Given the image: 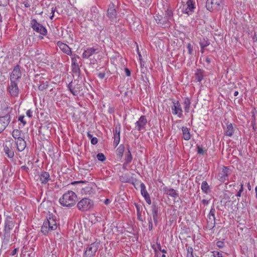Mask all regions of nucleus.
<instances>
[{"mask_svg": "<svg viewBox=\"0 0 257 257\" xmlns=\"http://www.w3.org/2000/svg\"><path fill=\"white\" fill-rule=\"evenodd\" d=\"M100 243V240H97L96 239L95 242H94L93 243H91L90 245L91 246V247H93V249H94L95 250L97 251V250H98V249L99 248Z\"/></svg>", "mask_w": 257, "mask_h": 257, "instance_id": "a18cd8bd", "label": "nucleus"}, {"mask_svg": "<svg viewBox=\"0 0 257 257\" xmlns=\"http://www.w3.org/2000/svg\"><path fill=\"white\" fill-rule=\"evenodd\" d=\"M68 88L71 93L74 96H83L86 92L87 88L82 80L75 79L68 85Z\"/></svg>", "mask_w": 257, "mask_h": 257, "instance_id": "f257e3e1", "label": "nucleus"}, {"mask_svg": "<svg viewBox=\"0 0 257 257\" xmlns=\"http://www.w3.org/2000/svg\"><path fill=\"white\" fill-rule=\"evenodd\" d=\"M144 198L148 204H149V205L151 204L152 202L150 195L147 196L146 197H145Z\"/></svg>", "mask_w": 257, "mask_h": 257, "instance_id": "052dcab7", "label": "nucleus"}, {"mask_svg": "<svg viewBox=\"0 0 257 257\" xmlns=\"http://www.w3.org/2000/svg\"><path fill=\"white\" fill-rule=\"evenodd\" d=\"M182 131L184 139L186 141L190 140V134L189 128L186 126H183L182 127Z\"/></svg>", "mask_w": 257, "mask_h": 257, "instance_id": "7c9ffc66", "label": "nucleus"}, {"mask_svg": "<svg viewBox=\"0 0 257 257\" xmlns=\"http://www.w3.org/2000/svg\"><path fill=\"white\" fill-rule=\"evenodd\" d=\"M215 209L214 207V206H212L210 210L209 213L208 215V218L209 220H211V216L212 217L213 221L214 222V220H215Z\"/></svg>", "mask_w": 257, "mask_h": 257, "instance_id": "ea45409f", "label": "nucleus"}, {"mask_svg": "<svg viewBox=\"0 0 257 257\" xmlns=\"http://www.w3.org/2000/svg\"><path fill=\"white\" fill-rule=\"evenodd\" d=\"M98 53V49L94 48H88L82 54V57L84 58H88L95 53Z\"/></svg>", "mask_w": 257, "mask_h": 257, "instance_id": "aec40b11", "label": "nucleus"}, {"mask_svg": "<svg viewBox=\"0 0 257 257\" xmlns=\"http://www.w3.org/2000/svg\"><path fill=\"white\" fill-rule=\"evenodd\" d=\"M77 201L76 194L72 191H68L64 193L59 199V202L63 206L71 207L73 206Z\"/></svg>", "mask_w": 257, "mask_h": 257, "instance_id": "f03ea898", "label": "nucleus"}, {"mask_svg": "<svg viewBox=\"0 0 257 257\" xmlns=\"http://www.w3.org/2000/svg\"><path fill=\"white\" fill-rule=\"evenodd\" d=\"M124 151V146L121 144L116 149V155L118 159L121 160L122 158L123 154Z\"/></svg>", "mask_w": 257, "mask_h": 257, "instance_id": "c756f323", "label": "nucleus"}, {"mask_svg": "<svg viewBox=\"0 0 257 257\" xmlns=\"http://www.w3.org/2000/svg\"><path fill=\"white\" fill-rule=\"evenodd\" d=\"M228 176L229 169L226 167H223L222 172L220 173V176H219V180L221 182H224L225 180L228 179Z\"/></svg>", "mask_w": 257, "mask_h": 257, "instance_id": "a878e982", "label": "nucleus"}, {"mask_svg": "<svg viewBox=\"0 0 257 257\" xmlns=\"http://www.w3.org/2000/svg\"><path fill=\"white\" fill-rule=\"evenodd\" d=\"M16 143V148L19 152H22L25 150L26 147V142L23 138L19 139L17 141H15Z\"/></svg>", "mask_w": 257, "mask_h": 257, "instance_id": "6ab92c4d", "label": "nucleus"}, {"mask_svg": "<svg viewBox=\"0 0 257 257\" xmlns=\"http://www.w3.org/2000/svg\"><path fill=\"white\" fill-rule=\"evenodd\" d=\"M58 46L60 49L65 54L71 55L72 54V51L71 48L66 44H64L61 42H58Z\"/></svg>", "mask_w": 257, "mask_h": 257, "instance_id": "4be33fe9", "label": "nucleus"}, {"mask_svg": "<svg viewBox=\"0 0 257 257\" xmlns=\"http://www.w3.org/2000/svg\"><path fill=\"white\" fill-rule=\"evenodd\" d=\"M199 44L201 47V52L202 53H203L204 48L210 44V42L207 39L203 38L202 40H200Z\"/></svg>", "mask_w": 257, "mask_h": 257, "instance_id": "2f4dec72", "label": "nucleus"}, {"mask_svg": "<svg viewBox=\"0 0 257 257\" xmlns=\"http://www.w3.org/2000/svg\"><path fill=\"white\" fill-rule=\"evenodd\" d=\"M206 8L210 12L218 11L223 8L222 0H207Z\"/></svg>", "mask_w": 257, "mask_h": 257, "instance_id": "20e7f679", "label": "nucleus"}, {"mask_svg": "<svg viewBox=\"0 0 257 257\" xmlns=\"http://www.w3.org/2000/svg\"><path fill=\"white\" fill-rule=\"evenodd\" d=\"M191 104L190 99L188 97L185 98L184 100V108L186 112H189Z\"/></svg>", "mask_w": 257, "mask_h": 257, "instance_id": "f704fd0d", "label": "nucleus"}, {"mask_svg": "<svg viewBox=\"0 0 257 257\" xmlns=\"http://www.w3.org/2000/svg\"><path fill=\"white\" fill-rule=\"evenodd\" d=\"M4 110L6 111V114L4 116H0V133L5 130L11 121V116L9 113L10 110H12V108L6 106Z\"/></svg>", "mask_w": 257, "mask_h": 257, "instance_id": "39448f33", "label": "nucleus"}, {"mask_svg": "<svg viewBox=\"0 0 257 257\" xmlns=\"http://www.w3.org/2000/svg\"><path fill=\"white\" fill-rule=\"evenodd\" d=\"M10 85L9 86L8 89L11 96L15 97L18 96L19 94V88L18 86V82L15 81H10Z\"/></svg>", "mask_w": 257, "mask_h": 257, "instance_id": "f8f14e48", "label": "nucleus"}, {"mask_svg": "<svg viewBox=\"0 0 257 257\" xmlns=\"http://www.w3.org/2000/svg\"><path fill=\"white\" fill-rule=\"evenodd\" d=\"M40 84L38 86V89L39 90L43 91L48 88L49 84L48 81H40Z\"/></svg>", "mask_w": 257, "mask_h": 257, "instance_id": "72a5a7b5", "label": "nucleus"}, {"mask_svg": "<svg viewBox=\"0 0 257 257\" xmlns=\"http://www.w3.org/2000/svg\"><path fill=\"white\" fill-rule=\"evenodd\" d=\"M18 250V248H15L14 250H13L12 251V252H11V254H11V255H15V254L17 253Z\"/></svg>", "mask_w": 257, "mask_h": 257, "instance_id": "774afa93", "label": "nucleus"}, {"mask_svg": "<svg viewBox=\"0 0 257 257\" xmlns=\"http://www.w3.org/2000/svg\"><path fill=\"white\" fill-rule=\"evenodd\" d=\"M32 113L33 111L31 109H29L27 111L26 114L29 117L31 118L32 117Z\"/></svg>", "mask_w": 257, "mask_h": 257, "instance_id": "0e129e2a", "label": "nucleus"}, {"mask_svg": "<svg viewBox=\"0 0 257 257\" xmlns=\"http://www.w3.org/2000/svg\"><path fill=\"white\" fill-rule=\"evenodd\" d=\"M90 11L92 15V16H94L99 14H98V10L97 8V7L95 6L92 7L91 8Z\"/></svg>", "mask_w": 257, "mask_h": 257, "instance_id": "de8ad7c7", "label": "nucleus"}, {"mask_svg": "<svg viewBox=\"0 0 257 257\" xmlns=\"http://www.w3.org/2000/svg\"><path fill=\"white\" fill-rule=\"evenodd\" d=\"M149 229L150 231H151L153 229V222L152 218L150 217L149 219Z\"/></svg>", "mask_w": 257, "mask_h": 257, "instance_id": "4d7b16f0", "label": "nucleus"}, {"mask_svg": "<svg viewBox=\"0 0 257 257\" xmlns=\"http://www.w3.org/2000/svg\"><path fill=\"white\" fill-rule=\"evenodd\" d=\"M133 160V156L131 154L130 146L127 148V152L125 154L124 162L123 164V168H125L130 164Z\"/></svg>", "mask_w": 257, "mask_h": 257, "instance_id": "f3484780", "label": "nucleus"}, {"mask_svg": "<svg viewBox=\"0 0 257 257\" xmlns=\"http://www.w3.org/2000/svg\"><path fill=\"white\" fill-rule=\"evenodd\" d=\"M255 108H254L251 112V117L250 119L251 125L252 126L253 128L255 129V125H256V118H255Z\"/></svg>", "mask_w": 257, "mask_h": 257, "instance_id": "e433bc0d", "label": "nucleus"}, {"mask_svg": "<svg viewBox=\"0 0 257 257\" xmlns=\"http://www.w3.org/2000/svg\"><path fill=\"white\" fill-rule=\"evenodd\" d=\"M22 76V72L21 67L19 65H17L14 67L10 75V81H15L19 82Z\"/></svg>", "mask_w": 257, "mask_h": 257, "instance_id": "9d476101", "label": "nucleus"}, {"mask_svg": "<svg viewBox=\"0 0 257 257\" xmlns=\"http://www.w3.org/2000/svg\"><path fill=\"white\" fill-rule=\"evenodd\" d=\"M120 181L123 183H130L133 184V183L131 182V179L126 175L120 176Z\"/></svg>", "mask_w": 257, "mask_h": 257, "instance_id": "37998d69", "label": "nucleus"}, {"mask_svg": "<svg viewBox=\"0 0 257 257\" xmlns=\"http://www.w3.org/2000/svg\"><path fill=\"white\" fill-rule=\"evenodd\" d=\"M21 134L22 131L18 130V129H15L13 130L12 132V136L15 140H19V139L23 138L21 137Z\"/></svg>", "mask_w": 257, "mask_h": 257, "instance_id": "c9c22d12", "label": "nucleus"}, {"mask_svg": "<svg viewBox=\"0 0 257 257\" xmlns=\"http://www.w3.org/2000/svg\"><path fill=\"white\" fill-rule=\"evenodd\" d=\"M39 176L41 183L44 184H46L50 179L49 173L45 171L41 172Z\"/></svg>", "mask_w": 257, "mask_h": 257, "instance_id": "412c9836", "label": "nucleus"}, {"mask_svg": "<svg viewBox=\"0 0 257 257\" xmlns=\"http://www.w3.org/2000/svg\"><path fill=\"white\" fill-rule=\"evenodd\" d=\"M96 158L100 162H104L106 160V157L103 153H99L96 155Z\"/></svg>", "mask_w": 257, "mask_h": 257, "instance_id": "49530a36", "label": "nucleus"}, {"mask_svg": "<svg viewBox=\"0 0 257 257\" xmlns=\"http://www.w3.org/2000/svg\"><path fill=\"white\" fill-rule=\"evenodd\" d=\"M205 71L203 69H197L195 73V80L198 82H201L205 76Z\"/></svg>", "mask_w": 257, "mask_h": 257, "instance_id": "b1692460", "label": "nucleus"}, {"mask_svg": "<svg viewBox=\"0 0 257 257\" xmlns=\"http://www.w3.org/2000/svg\"><path fill=\"white\" fill-rule=\"evenodd\" d=\"M30 26L33 30L36 33L43 36H46L47 34V30L45 27L37 22L35 19H32L30 22Z\"/></svg>", "mask_w": 257, "mask_h": 257, "instance_id": "0eeeda50", "label": "nucleus"}, {"mask_svg": "<svg viewBox=\"0 0 257 257\" xmlns=\"http://www.w3.org/2000/svg\"><path fill=\"white\" fill-rule=\"evenodd\" d=\"M216 245L220 248H222L224 246V242L223 241H218L216 242Z\"/></svg>", "mask_w": 257, "mask_h": 257, "instance_id": "5fc2aeb1", "label": "nucleus"}, {"mask_svg": "<svg viewBox=\"0 0 257 257\" xmlns=\"http://www.w3.org/2000/svg\"><path fill=\"white\" fill-rule=\"evenodd\" d=\"M147 123V120L146 119V116L142 115L138 121H137L135 124L137 127V130L139 131H141V130L144 129Z\"/></svg>", "mask_w": 257, "mask_h": 257, "instance_id": "dca6fc26", "label": "nucleus"}, {"mask_svg": "<svg viewBox=\"0 0 257 257\" xmlns=\"http://www.w3.org/2000/svg\"><path fill=\"white\" fill-rule=\"evenodd\" d=\"M140 187L141 194L144 197H146L149 195L146 190V186L144 183H142L140 185Z\"/></svg>", "mask_w": 257, "mask_h": 257, "instance_id": "58836bf2", "label": "nucleus"}, {"mask_svg": "<svg viewBox=\"0 0 257 257\" xmlns=\"http://www.w3.org/2000/svg\"><path fill=\"white\" fill-rule=\"evenodd\" d=\"M92 188L90 187H86L83 189L84 192L86 193V192H89L91 191Z\"/></svg>", "mask_w": 257, "mask_h": 257, "instance_id": "338daca9", "label": "nucleus"}, {"mask_svg": "<svg viewBox=\"0 0 257 257\" xmlns=\"http://www.w3.org/2000/svg\"><path fill=\"white\" fill-rule=\"evenodd\" d=\"M213 253V257H225L222 252H219L218 251H213L212 252Z\"/></svg>", "mask_w": 257, "mask_h": 257, "instance_id": "09e8293b", "label": "nucleus"}, {"mask_svg": "<svg viewBox=\"0 0 257 257\" xmlns=\"http://www.w3.org/2000/svg\"><path fill=\"white\" fill-rule=\"evenodd\" d=\"M207 227L210 229H213L215 225V220H214V222L213 221V219H211L209 220V218L207 219Z\"/></svg>", "mask_w": 257, "mask_h": 257, "instance_id": "c03bdc74", "label": "nucleus"}, {"mask_svg": "<svg viewBox=\"0 0 257 257\" xmlns=\"http://www.w3.org/2000/svg\"><path fill=\"white\" fill-rule=\"evenodd\" d=\"M124 71L127 76H130L131 75V71L127 68H125L124 69Z\"/></svg>", "mask_w": 257, "mask_h": 257, "instance_id": "69168bd1", "label": "nucleus"}, {"mask_svg": "<svg viewBox=\"0 0 257 257\" xmlns=\"http://www.w3.org/2000/svg\"><path fill=\"white\" fill-rule=\"evenodd\" d=\"M153 220L156 225L158 224L159 207L156 203L153 202L152 206Z\"/></svg>", "mask_w": 257, "mask_h": 257, "instance_id": "a211bd4d", "label": "nucleus"}, {"mask_svg": "<svg viewBox=\"0 0 257 257\" xmlns=\"http://www.w3.org/2000/svg\"><path fill=\"white\" fill-rule=\"evenodd\" d=\"M120 125L118 124L115 125V130L113 131L114 142L113 145L116 147L120 142Z\"/></svg>", "mask_w": 257, "mask_h": 257, "instance_id": "2eb2a0df", "label": "nucleus"}, {"mask_svg": "<svg viewBox=\"0 0 257 257\" xmlns=\"http://www.w3.org/2000/svg\"><path fill=\"white\" fill-rule=\"evenodd\" d=\"M201 188L202 191L205 194H208L210 191V187L205 181L202 182Z\"/></svg>", "mask_w": 257, "mask_h": 257, "instance_id": "473e14b6", "label": "nucleus"}, {"mask_svg": "<svg viewBox=\"0 0 257 257\" xmlns=\"http://www.w3.org/2000/svg\"><path fill=\"white\" fill-rule=\"evenodd\" d=\"M50 231H52V230H50V228H49V227L48 226L47 223H46V222L44 221L43 225L41 227V232L43 233V234L46 235Z\"/></svg>", "mask_w": 257, "mask_h": 257, "instance_id": "4c0bfd02", "label": "nucleus"}, {"mask_svg": "<svg viewBox=\"0 0 257 257\" xmlns=\"http://www.w3.org/2000/svg\"><path fill=\"white\" fill-rule=\"evenodd\" d=\"M173 105L172 106V110L173 114L177 115L179 118L183 116L182 109L180 102L178 101H173Z\"/></svg>", "mask_w": 257, "mask_h": 257, "instance_id": "4468645a", "label": "nucleus"}, {"mask_svg": "<svg viewBox=\"0 0 257 257\" xmlns=\"http://www.w3.org/2000/svg\"><path fill=\"white\" fill-rule=\"evenodd\" d=\"M240 186V188L239 190V191L237 192V194H236V196L238 197H241V193L243 191V185L242 184H241Z\"/></svg>", "mask_w": 257, "mask_h": 257, "instance_id": "603ef678", "label": "nucleus"}, {"mask_svg": "<svg viewBox=\"0 0 257 257\" xmlns=\"http://www.w3.org/2000/svg\"><path fill=\"white\" fill-rule=\"evenodd\" d=\"M186 247H187L188 255L189 254H190L191 257H193V249L192 247H191V246H188L187 244H186Z\"/></svg>", "mask_w": 257, "mask_h": 257, "instance_id": "8fccbe9b", "label": "nucleus"}, {"mask_svg": "<svg viewBox=\"0 0 257 257\" xmlns=\"http://www.w3.org/2000/svg\"><path fill=\"white\" fill-rule=\"evenodd\" d=\"M24 115H21L18 118V120L21 121L23 123V126H24L26 124V121L24 119Z\"/></svg>", "mask_w": 257, "mask_h": 257, "instance_id": "6e6d98bb", "label": "nucleus"}, {"mask_svg": "<svg viewBox=\"0 0 257 257\" xmlns=\"http://www.w3.org/2000/svg\"><path fill=\"white\" fill-rule=\"evenodd\" d=\"M4 147V151L6 155H7L9 158L13 160L16 149V143L15 141L12 139L6 141Z\"/></svg>", "mask_w": 257, "mask_h": 257, "instance_id": "7ed1b4c3", "label": "nucleus"}, {"mask_svg": "<svg viewBox=\"0 0 257 257\" xmlns=\"http://www.w3.org/2000/svg\"><path fill=\"white\" fill-rule=\"evenodd\" d=\"M157 18L155 19L156 21L158 24H161L162 25H165L167 23V21L165 18H163L161 16H157Z\"/></svg>", "mask_w": 257, "mask_h": 257, "instance_id": "a19ab883", "label": "nucleus"}, {"mask_svg": "<svg viewBox=\"0 0 257 257\" xmlns=\"http://www.w3.org/2000/svg\"><path fill=\"white\" fill-rule=\"evenodd\" d=\"M115 8L116 6L112 3L109 5L107 16L111 21H114L116 18L117 12Z\"/></svg>", "mask_w": 257, "mask_h": 257, "instance_id": "ddd939ff", "label": "nucleus"}, {"mask_svg": "<svg viewBox=\"0 0 257 257\" xmlns=\"http://www.w3.org/2000/svg\"><path fill=\"white\" fill-rule=\"evenodd\" d=\"M80 57L76 55L71 58L72 71L74 73L78 74L80 72L79 63L80 62Z\"/></svg>", "mask_w": 257, "mask_h": 257, "instance_id": "9b49d317", "label": "nucleus"}, {"mask_svg": "<svg viewBox=\"0 0 257 257\" xmlns=\"http://www.w3.org/2000/svg\"><path fill=\"white\" fill-rule=\"evenodd\" d=\"M197 153L199 154L203 155L204 153V151L203 150L202 147H200L199 145L197 146Z\"/></svg>", "mask_w": 257, "mask_h": 257, "instance_id": "864d4df0", "label": "nucleus"}, {"mask_svg": "<svg viewBox=\"0 0 257 257\" xmlns=\"http://www.w3.org/2000/svg\"><path fill=\"white\" fill-rule=\"evenodd\" d=\"M187 48L188 50V53L190 55L192 54L193 51V46L190 43H188L187 45Z\"/></svg>", "mask_w": 257, "mask_h": 257, "instance_id": "3c124183", "label": "nucleus"}, {"mask_svg": "<svg viewBox=\"0 0 257 257\" xmlns=\"http://www.w3.org/2000/svg\"><path fill=\"white\" fill-rule=\"evenodd\" d=\"M14 227L13 219L10 216H7L5 219L4 237L9 239L10 236L11 230Z\"/></svg>", "mask_w": 257, "mask_h": 257, "instance_id": "6e6552de", "label": "nucleus"}, {"mask_svg": "<svg viewBox=\"0 0 257 257\" xmlns=\"http://www.w3.org/2000/svg\"><path fill=\"white\" fill-rule=\"evenodd\" d=\"M135 206L137 208V213L138 216H141V212L140 211V207L139 205L138 204L135 203Z\"/></svg>", "mask_w": 257, "mask_h": 257, "instance_id": "13d9d810", "label": "nucleus"}, {"mask_svg": "<svg viewBox=\"0 0 257 257\" xmlns=\"http://www.w3.org/2000/svg\"><path fill=\"white\" fill-rule=\"evenodd\" d=\"M92 18L93 19L96 26H101L104 21V15L101 16L99 14L97 15L92 16Z\"/></svg>", "mask_w": 257, "mask_h": 257, "instance_id": "bb28decb", "label": "nucleus"}, {"mask_svg": "<svg viewBox=\"0 0 257 257\" xmlns=\"http://www.w3.org/2000/svg\"><path fill=\"white\" fill-rule=\"evenodd\" d=\"M234 130L232 124L231 123L227 122L226 124V128L224 132L225 135L228 137H231L232 136L234 133Z\"/></svg>", "mask_w": 257, "mask_h": 257, "instance_id": "cd10ccee", "label": "nucleus"}, {"mask_svg": "<svg viewBox=\"0 0 257 257\" xmlns=\"http://www.w3.org/2000/svg\"><path fill=\"white\" fill-rule=\"evenodd\" d=\"M23 4L24 5L25 7L26 8H29L30 7V5L29 4V2L28 0H24L23 2Z\"/></svg>", "mask_w": 257, "mask_h": 257, "instance_id": "e2e57ef3", "label": "nucleus"}, {"mask_svg": "<svg viewBox=\"0 0 257 257\" xmlns=\"http://www.w3.org/2000/svg\"><path fill=\"white\" fill-rule=\"evenodd\" d=\"M163 190L165 194L172 197L176 198L179 197L178 193L173 188H168L167 187H165L163 188Z\"/></svg>", "mask_w": 257, "mask_h": 257, "instance_id": "5701e85b", "label": "nucleus"}, {"mask_svg": "<svg viewBox=\"0 0 257 257\" xmlns=\"http://www.w3.org/2000/svg\"><path fill=\"white\" fill-rule=\"evenodd\" d=\"M98 142V139L96 137H93L91 140V143L94 145H96Z\"/></svg>", "mask_w": 257, "mask_h": 257, "instance_id": "bf43d9fd", "label": "nucleus"}, {"mask_svg": "<svg viewBox=\"0 0 257 257\" xmlns=\"http://www.w3.org/2000/svg\"><path fill=\"white\" fill-rule=\"evenodd\" d=\"M96 251L94 249H93L91 246L89 245L84 252V255L86 257H93L95 255Z\"/></svg>", "mask_w": 257, "mask_h": 257, "instance_id": "c85d7f7f", "label": "nucleus"}, {"mask_svg": "<svg viewBox=\"0 0 257 257\" xmlns=\"http://www.w3.org/2000/svg\"><path fill=\"white\" fill-rule=\"evenodd\" d=\"M93 206V201L87 198H84L77 204V208L82 212L90 210Z\"/></svg>", "mask_w": 257, "mask_h": 257, "instance_id": "423d86ee", "label": "nucleus"}, {"mask_svg": "<svg viewBox=\"0 0 257 257\" xmlns=\"http://www.w3.org/2000/svg\"><path fill=\"white\" fill-rule=\"evenodd\" d=\"M195 8V0H187L186 5L183 6L182 13L188 16L191 15L194 13Z\"/></svg>", "mask_w": 257, "mask_h": 257, "instance_id": "1a4fd4ad", "label": "nucleus"}, {"mask_svg": "<svg viewBox=\"0 0 257 257\" xmlns=\"http://www.w3.org/2000/svg\"><path fill=\"white\" fill-rule=\"evenodd\" d=\"M173 17V12L171 10L168 9L165 13V17L167 22L169 20H171V18Z\"/></svg>", "mask_w": 257, "mask_h": 257, "instance_id": "79ce46f5", "label": "nucleus"}, {"mask_svg": "<svg viewBox=\"0 0 257 257\" xmlns=\"http://www.w3.org/2000/svg\"><path fill=\"white\" fill-rule=\"evenodd\" d=\"M97 76L99 78H100V79H103L105 76V73L104 72H100L99 73H98L97 74Z\"/></svg>", "mask_w": 257, "mask_h": 257, "instance_id": "680f3d73", "label": "nucleus"}, {"mask_svg": "<svg viewBox=\"0 0 257 257\" xmlns=\"http://www.w3.org/2000/svg\"><path fill=\"white\" fill-rule=\"evenodd\" d=\"M49 216L50 217H49V218L47 219V220H45V222L49 227L50 230L53 231L56 229L57 227V223L56 220L54 219L53 218H51L50 215H49Z\"/></svg>", "mask_w": 257, "mask_h": 257, "instance_id": "393cba45", "label": "nucleus"}]
</instances>
